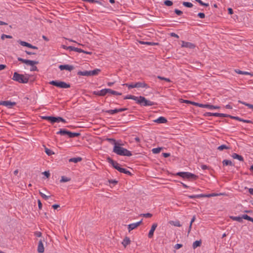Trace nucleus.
<instances>
[{
    "label": "nucleus",
    "instance_id": "69168bd1",
    "mask_svg": "<svg viewBox=\"0 0 253 253\" xmlns=\"http://www.w3.org/2000/svg\"><path fill=\"white\" fill-rule=\"evenodd\" d=\"M38 204L39 209L40 210H41L42 208V203L40 200H38Z\"/></svg>",
    "mask_w": 253,
    "mask_h": 253
},
{
    "label": "nucleus",
    "instance_id": "052dcab7",
    "mask_svg": "<svg viewBox=\"0 0 253 253\" xmlns=\"http://www.w3.org/2000/svg\"><path fill=\"white\" fill-rule=\"evenodd\" d=\"M190 104H193V105H194L195 106H198V107H201L202 104H201V103H197V102L191 101V103H190Z\"/></svg>",
    "mask_w": 253,
    "mask_h": 253
},
{
    "label": "nucleus",
    "instance_id": "603ef678",
    "mask_svg": "<svg viewBox=\"0 0 253 253\" xmlns=\"http://www.w3.org/2000/svg\"><path fill=\"white\" fill-rule=\"evenodd\" d=\"M230 115H227L226 114H223V113H218L217 117H229Z\"/></svg>",
    "mask_w": 253,
    "mask_h": 253
},
{
    "label": "nucleus",
    "instance_id": "72a5a7b5",
    "mask_svg": "<svg viewBox=\"0 0 253 253\" xmlns=\"http://www.w3.org/2000/svg\"><path fill=\"white\" fill-rule=\"evenodd\" d=\"M139 43L142 44H147L148 45H154L156 44H158V43H155L153 42H143V41H140Z\"/></svg>",
    "mask_w": 253,
    "mask_h": 253
},
{
    "label": "nucleus",
    "instance_id": "aec40b11",
    "mask_svg": "<svg viewBox=\"0 0 253 253\" xmlns=\"http://www.w3.org/2000/svg\"><path fill=\"white\" fill-rule=\"evenodd\" d=\"M78 75L80 76H91L90 71H79L78 72Z\"/></svg>",
    "mask_w": 253,
    "mask_h": 253
},
{
    "label": "nucleus",
    "instance_id": "2eb2a0df",
    "mask_svg": "<svg viewBox=\"0 0 253 253\" xmlns=\"http://www.w3.org/2000/svg\"><path fill=\"white\" fill-rule=\"evenodd\" d=\"M211 196V195L199 194V195H189L188 196L190 199H194V198H202V197H210Z\"/></svg>",
    "mask_w": 253,
    "mask_h": 253
},
{
    "label": "nucleus",
    "instance_id": "58836bf2",
    "mask_svg": "<svg viewBox=\"0 0 253 253\" xmlns=\"http://www.w3.org/2000/svg\"><path fill=\"white\" fill-rule=\"evenodd\" d=\"M70 180H71V179L70 178H68V177L64 176H62L60 180V182H66L70 181Z\"/></svg>",
    "mask_w": 253,
    "mask_h": 253
},
{
    "label": "nucleus",
    "instance_id": "6e6552de",
    "mask_svg": "<svg viewBox=\"0 0 253 253\" xmlns=\"http://www.w3.org/2000/svg\"><path fill=\"white\" fill-rule=\"evenodd\" d=\"M16 105V102H11L10 101H0V105H3L11 108L12 106Z\"/></svg>",
    "mask_w": 253,
    "mask_h": 253
},
{
    "label": "nucleus",
    "instance_id": "a211bd4d",
    "mask_svg": "<svg viewBox=\"0 0 253 253\" xmlns=\"http://www.w3.org/2000/svg\"><path fill=\"white\" fill-rule=\"evenodd\" d=\"M198 178V176L193 173H191L189 172H186V179H196Z\"/></svg>",
    "mask_w": 253,
    "mask_h": 253
},
{
    "label": "nucleus",
    "instance_id": "a878e982",
    "mask_svg": "<svg viewBox=\"0 0 253 253\" xmlns=\"http://www.w3.org/2000/svg\"><path fill=\"white\" fill-rule=\"evenodd\" d=\"M169 223L170 224L176 227H181L182 226L180 223V221L178 220L170 221Z\"/></svg>",
    "mask_w": 253,
    "mask_h": 253
},
{
    "label": "nucleus",
    "instance_id": "4be33fe9",
    "mask_svg": "<svg viewBox=\"0 0 253 253\" xmlns=\"http://www.w3.org/2000/svg\"><path fill=\"white\" fill-rule=\"evenodd\" d=\"M201 245H202V240H197L193 243L192 247H193V249H195L197 247H200L201 246Z\"/></svg>",
    "mask_w": 253,
    "mask_h": 253
},
{
    "label": "nucleus",
    "instance_id": "c03bdc74",
    "mask_svg": "<svg viewBox=\"0 0 253 253\" xmlns=\"http://www.w3.org/2000/svg\"><path fill=\"white\" fill-rule=\"evenodd\" d=\"M239 102L240 103H242V104H243L244 105H245L246 106H248L250 108H251V109H253V105H252V104H250L249 103H247L246 102H243V101H239Z\"/></svg>",
    "mask_w": 253,
    "mask_h": 253
},
{
    "label": "nucleus",
    "instance_id": "c9c22d12",
    "mask_svg": "<svg viewBox=\"0 0 253 253\" xmlns=\"http://www.w3.org/2000/svg\"><path fill=\"white\" fill-rule=\"evenodd\" d=\"M106 113H109L111 115H113L118 113V109H115L113 110H108L104 111Z\"/></svg>",
    "mask_w": 253,
    "mask_h": 253
},
{
    "label": "nucleus",
    "instance_id": "9d476101",
    "mask_svg": "<svg viewBox=\"0 0 253 253\" xmlns=\"http://www.w3.org/2000/svg\"><path fill=\"white\" fill-rule=\"evenodd\" d=\"M59 68L61 70H66L69 71L73 70L74 69V67L72 65L66 64V65H60L59 66Z\"/></svg>",
    "mask_w": 253,
    "mask_h": 253
},
{
    "label": "nucleus",
    "instance_id": "ea45409f",
    "mask_svg": "<svg viewBox=\"0 0 253 253\" xmlns=\"http://www.w3.org/2000/svg\"><path fill=\"white\" fill-rule=\"evenodd\" d=\"M123 85L127 86L129 89L134 88V87L136 88V83H135L134 84H124Z\"/></svg>",
    "mask_w": 253,
    "mask_h": 253
},
{
    "label": "nucleus",
    "instance_id": "338daca9",
    "mask_svg": "<svg viewBox=\"0 0 253 253\" xmlns=\"http://www.w3.org/2000/svg\"><path fill=\"white\" fill-rule=\"evenodd\" d=\"M127 110H128V109L127 108H122L118 109V113L121 112L123 111H126Z\"/></svg>",
    "mask_w": 253,
    "mask_h": 253
},
{
    "label": "nucleus",
    "instance_id": "5fc2aeb1",
    "mask_svg": "<svg viewBox=\"0 0 253 253\" xmlns=\"http://www.w3.org/2000/svg\"><path fill=\"white\" fill-rule=\"evenodd\" d=\"M158 78L160 79V80H164V81H166L168 82H170V80L169 78H166L163 77L159 76H158Z\"/></svg>",
    "mask_w": 253,
    "mask_h": 253
},
{
    "label": "nucleus",
    "instance_id": "09e8293b",
    "mask_svg": "<svg viewBox=\"0 0 253 253\" xmlns=\"http://www.w3.org/2000/svg\"><path fill=\"white\" fill-rule=\"evenodd\" d=\"M39 194H40L41 197L44 200H47L48 198L50 197V196L45 195L44 194L42 193L40 191H39Z\"/></svg>",
    "mask_w": 253,
    "mask_h": 253
},
{
    "label": "nucleus",
    "instance_id": "de8ad7c7",
    "mask_svg": "<svg viewBox=\"0 0 253 253\" xmlns=\"http://www.w3.org/2000/svg\"><path fill=\"white\" fill-rule=\"evenodd\" d=\"M140 216L146 217V218H150L152 216V214L150 213H147L141 214Z\"/></svg>",
    "mask_w": 253,
    "mask_h": 253
},
{
    "label": "nucleus",
    "instance_id": "6ab92c4d",
    "mask_svg": "<svg viewBox=\"0 0 253 253\" xmlns=\"http://www.w3.org/2000/svg\"><path fill=\"white\" fill-rule=\"evenodd\" d=\"M93 94L98 96H104L106 95L105 88L100 91H94L93 92Z\"/></svg>",
    "mask_w": 253,
    "mask_h": 253
},
{
    "label": "nucleus",
    "instance_id": "f03ea898",
    "mask_svg": "<svg viewBox=\"0 0 253 253\" xmlns=\"http://www.w3.org/2000/svg\"><path fill=\"white\" fill-rule=\"evenodd\" d=\"M107 161L109 163L112 165L114 168L117 169L119 172L128 174L129 175H132V173L129 171L127 170L126 169L121 168L120 164L117 162L114 161L110 157H108L107 158Z\"/></svg>",
    "mask_w": 253,
    "mask_h": 253
},
{
    "label": "nucleus",
    "instance_id": "49530a36",
    "mask_svg": "<svg viewBox=\"0 0 253 253\" xmlns=\"http://www.w3.org/2000/svg\"><path fill=\"white\" fill-rule=\"evenodd\" d=\"M164 4L168 6H171L173 4L172 2L169 0H166L164 1Z\"/></svg>",
    "mask_w": 253,
    "mask_h": 253
},
{
    "label": "nucleus",
    "instance_id": "4d7b16f0",
    "mask_svg": "<svg viewBox=\"0 0 253 253\" xmlns=\"http://www.w3.org/2000/svg\"><path fill=\"white\" fill-rule=\"evenodd\" d=\"M240 121V122H244V123H246L253 124V122L252 121H251V120H244V119H243L242 118H241V120Z\"/></svg>",
    "mask_w": 253,
    "mask_h": 253
},
{
    "label": "nucleus",
    "instance_id": "7c9ffc66",
    "mask_svg": "<svg viewBox=\"0 0 253 253\" xmlns=\"http://www.w3.org/2000/svg\"><path fill=\"white\" fill-rule=\"evenodd\" d=\"M42 119L43 120H46L50 121L52 124H53V117L52 116H42L41 117Z\"/></svg>",
    "mask_w": 253,
    "mask_h": 253
},
{
    "label": "nucleus",
    "instance_id": "bb28decb",
    "mask_svg": "<svg viewBox=\"0 0 253 253\" xmlns=\"http://www.w3.org/2000/svg\"><path fill=\"white\" fill-rule=\"evenodd\" d=\"M230 218L234 221H237L239 222H242V216H230Z\"/></svg>",
    "mask_w": 253,
    "mask_h": 253
},
{
    "label": "nucleus",
    "instance_id": "4c0bfd02",
    "mask_svg": "<svg viewBox=\"0 0 253 253\" xmlns=\"http://www.w3.org/2000/svg\"><path fill=\"white\" fill-rule=\"evenodd\" d=\"M230 148L226 145H221L217 147V150L222 151L223 149H229Z\"/></svg>",
    "mask_w": 253,
    "mask_h": 253
},
{
    "label": "nucleus",
    "instance_id": "680f3d73",
    "mask_svg": "<svg viewBox=\"0 0 253 253\" xmlns=\"http://www.w3.org/2000/svg\"><path fill=\"white\" fill-rule=\"evenodd\" d=\"M198 16L200 18H204L205 17V14L204 13L200 12L198 14Z\"/></svg>",
    "mask_w": 253,
    "mask_h": 253
},
{
    "label": "nucleus",
    "instance_id": "0e129e2a",
    "mask_svg": "<svg viewBox=\"0 0 253 253\" xmlns=\"http://www.w3.org/2000/svg\"><path fill=\"white\" fill-rule=\"evenodd\" d=\"M34 234L37 237H40L42 236V233L41 232L36 231V232H35Z\"/></svg>",
    "mask_w": 253,
    "mask_h": 253
},
{
    "label": "nucleus",
    "instance_id": "8fccbe9b",
    "mask_svg": "<svg viewBox=\"0 0 253 253\" xmlns=\"http://www.w3.org/2000/svg\"><path fill=\"white\" fill-rule=\"evenodd\" d=\"M195 0L197 2H198L201 5H204L205 6H208L209 5V3H204L201 0Z\"/></svg>",
    "mask_w": 253,
    "mask_h": 253
},
{
    "label": "nucleus",
    "instance_id": "0eeeda50",
    "mask_svg": "<svg viewBox=\"0 0 253 253\" xmlns=\"http://www.w3.org/2000/svg\"><path fill=\"white\" fill-rule=\"evenodd\" d=\"M63 47L64 49H69L71 51H75L80 53L83 52L87 54H91L92 53L91 52L85 51L81 48L75 47L72 46H66L65 45H63Z\"/></svg>",
    "mask_w": 253,
    "mask_h": 253
},
{
    "label": "nucleus",
    "instance_id": "cd10ccee",
    "mask_svg": "<svg viewBox=\"0 0 253 253\" xmlns=\"http://www.w3.org/2000/svg\"><path fill=\"white\" fill-rule=\"evenodd\" d=\"M82 160V158L81 157H77V158H72L69 159V161L70 162H74L75 163H77L78 162H81Z\"/></svg>",
    "mask_w": 253,
    "mask_h": 253
},
{
    "label": "nucleus",
    "instance_id": "423d86ee",
    "mask_svg": "<svg viewBox=\"0 0 253 253\" xmlns=\"http://www.w3.org/2000/svg\"><path fill=\"white\" fill-rule=\"evenodd\" d=\"M49 84H50L54 85L55 86L62 88H69L70 87V84H67L66 83L62 81H50Z\"/></svg>",
    "mask_w": 253,
    "mask_h": 253
},
{
    "label": "nucleus",
    "instance_id": "13d9d810",
    "mask_svg": "<svg viewBox=\"0 0 253 253\" xmlns=\"http://www.w3.org/2000/svg\"><path fill=\"white\" fill-rule=\"evenodd\" d=\"M182 246H183V245L182 244H177L175 245L174 248L176 250H178V249H179L180 248H181V247H182Z\"/></svg>",
    "mask_w": 253,
    "mask_h": 253
},
{
    "label": "nucleus",
    "instance_id": "5701e85b",
    "mask_svg": "<svg viewBox=\"0 0 253 253\" xmlns=\"http://www.w3.org/2000/svg\"><path fill=\"white\" fill-rule=\"evenodd\" d=\"M68 136L70 138H74L75 137H78L81 135V133L79 132H72L69 131Z\"/></svg>",
    "mask_w": 253,
    "mask_h": 253
},
{
    "label": "nucleus",
    "instance_id": "3c124183",
    "mask_svg": "<svg viewBox=\"0 0 253 253\" xmlns=\"http://www.w3.org/2000/svg\"><path fill=\"white\" fill-rule=\"evenodd\" d=\"M53 118L54 119H53V123H54L55 122H60L62 117H53Z\"/></svg>",
    "mask_w": 253,
    "mask_h": 253
},
{
    "label": "nucleus",
    "instance_id": "c756f323",
    "mask_svg": "<svg viewBox=\"0 0 253 253\" xmlns=\"http://www.w3.org/2000/svg\"><path fill=\"white\" fill-rule=\"evenodd\" d=\"M222 164L223 166H234V165L232 163V162L230 160H224L222 161Z\"/></svg>",
    "mask_w": 253,
    "mask_h": 253
},
{
    "label": "nucleus",
    "instance_id": "864d4df0",
    "mask_svg": "<svg viewBox=\"0 0 253 253\" xmlns=\"http://www.w3.org/2000/svg\"><path fill=\"white\" fill-rule=\"evenodd\" d=\"M18 42L22 46H26L27 45L28 42H26L22 41H21V40H19L18 41Z\"/></svg>",
    "mask_w": 253,
    "mask_h": 253
},
{
    "label": "nucleus",
    "instance_id": "e2e57ef3",
    "mask_svg": "<svg viewBox=\"0 0 253 253\" xmlns=\"http://www.w3.org/2000/svg\"><path fill=\"white\" fill-rule=\"evenodd\" d=\"M111 94H113V95H122V93L118 92H117L116 91H114V90H112Z\"/></svg>",
    "mask_w": 253,
    "mask_h": 253
},
{
    "label": "nucleus",
    "instance_id": "dca6fc26",
    "mask_svg": "<svg viewBox=\"0 0 253 253\" xmlns=\"http://www.w3.org/2000/svg\"><path fill=\"white\" fill-rule=\"evenodd\" d=\"M136 88H149V86L145 82H137L136 83Z\"/></svg>",
    "mask_w": 253,
    "mask_h": 253
},
{
    "label": "nucleus",
    "instance_id": "f257e3e1",
    "mask_svg": "<svg viewBox=\"0 0 253 253\" xmlns=\"http://www.w3.org/2000/svg\"><path fill=\"white\" fill-rule=\"evenodd\" d=\"M109 141L112 140L114 142V146L113 148V152L118 155L131 156L132 155L131 152L126 149L122 147L120 144L117 143L115 140L113 139H108Z\"/></svg>",
    "mask_w": 253,
    "mask_h": 253
},
{
    "label": "nucleus",
    "instance_id": "39448f33",
    "mask_svg": "<svg viewBox=\"0 0 253 253\" xmlns=\"http://www.w3.org/2000/svg\"><path fill=\"white\" fill-rule=\"evenodd\" d=\"M136 103L138 104H140L141 106H150L156 104V103H155L154 102L147 100L144 97L142 96L138 97Z\"/></svg>",
    "mask_w": 253,
    "mask_h": 253
},
{
    "label": "nucleus",
    "instance_id": "f8f14e48",
    "mask_svg": "<svg viewBox=\"0 0 253 253\" xmlns=\"http://www.w3.org/2000/svg\"><path fill=\"white\" fill-rule=\"evenodd\" d=\"M141 222H142V220L139 222H136V223L129 224L128 226V231L130 232L131 230L136 228L141 223Z\"/></svg>",
    "mask_w": 253,
    "mask_h": 253
},
{
    "label": "nucleus",
    "instance_id": "6e6d98bb",
    "mask_svg": "<svg viewBox=\"0 0 253 253\" xmlns=\"http://www.w3.org/2000/svg\"><path fill=\"white\" fill-rule=\"evenodd\" d=\"M174 12L178 15H181L183 14V12L177 9L174 10Z\"/></svg>",
    "mask_w": 253,
    "mask_h": 253
},
{
    "label": "nucleus",
    "instance_id": "a19ab883",
    "mask_svg": "<svg viewBox=\"0 0 253 253\" xmlns=\"http://www.w3.org/2000/svg\"><path fill=\"white\" fill-rule=\"evenodd\" d=\"M45 152L48 156H51L54 154V153L52 150L47 148H45Z\"/></svg>",
    "mask_w": 253,
    "mask_h": 253
},
{
    "label": "nucleus",
    "instance_id": "393cba45",
    "mask_svg": "<svg viewBox=\"0 0 253 253\" xmlns=\"http://www.w3.org/2000/svg\"><path fill=\"white\" fill-rule=\"evenodd\" d=\"M232 157H233V158L238 159V160H239L240 161H244L243 157L242 156L239 155L236 153H233L232 155Z\"/></svg>",
    "mask_w": 253,
    "mask_h": 253
},
{
    "label": "nucleus",
    "instance_id": "9b49d317",
    "mask_svg": "<svg viewBox=\"0 0 253 253\" xmlns=\"http://www.w3.org/2000/svg\"><path fill=\"white\" fill-rule=\"evenodd\" d=\"M158 226L157 223H153L151 226V229L149 232L148 237L149 238H152L154 235V232Z\"/></svg>",
    "mask_w": 253,
    "mask_h": 253
},
{
    "label": "nucleus",
    "instance_id": "4468645a",
    "mask_svg": "<svg viewBox=\"0 0 253 253\" xmlns=\"http://www.w3.org/2000/svg\"><path fill=\"white\" fill-rule=\"evenodd\" d=\"M201 108H208L209 109H219L220 107L218 106H214V105L208 104H202Z\"/></svg>",
    "mask_w": 253,
    "mask_h": 253
},
{
    "label": "nucleus",
    "instance_id": "774afa93",
    "mask_svg": "<svg viewBox=\"0 0 253 253\" xmlns=\"http://www.w3.org/2000/svg\"><path fill=\"white\" fill-rule=\"evenodd\" d=\"M170 35L171 37H175V38H177V39L179 38V36L177 34L174 33H171L170 34Z\"/></svg>",
    "mask_w": 253,
    "mask_h": 253
},
{
    "label": "nucleus",
    "instance_id": "bf43d9fd",
    "mask_svg": "<svg viewBox=\"0 0 253 253\" xmlns=\"http://www.w3.org/2000/svg\"><path fill=\"white\" fill-rule=\"evenodd\" d=\"M229 118H230L232 119H234V120L239 121H240L241 120V118H239V117L233 116L230 115Z\"/></svg>",
    "mask_w": 253,
    "mask_h": 253
},
{
    "label": "nucleus",
    "instance_id": "e433bc0d",
    "mask_svg": "<svg viewBox=\"0 0 253 253\" xmlns=\"http://www.w3.org/2000/svg\"><path fill=\"white\" fill-rule=\"evenodd\" d=\"M218 115V113H210V112H206L204 114L205 117L208 116H215L217 117Z\"/></svg>",
    "mask_w": 253,
    "mask_h": 253
},
{
    "label": "nucleus",
    "instance_id": "f704fd0d",
    "mask_svg": "<svg viewBox=\"0 0 253 253\" xmlns=\"http://www.w3.org/2000/svg\"><path fill=\"white\" fill-rule=\"evenodd\" d=\"M242 219H246L247 220H249L250 221L253 222V218L249 216L247 214H243L242 215Z\"/></svg>",
    "mask_w": 253,
    "mask_h": 253
},
{
    "label": "nucleus",
    "instance_id": "79ce46f5",
    "mask_svg": "<svg viewBox=\"0 0 253 253\" xmlns=\"http://www.w3.org/2000/svg\"><path fill=\"white\" fill-rule=\"evenodd\" d=\"M182 4L184 6L187 7H192L193 5L192 3H191L190 2H186V1L183 2Z\"/></svg>",
    "mask_w": 253,
    "mask_h": 253
},
{
    "label": "nucleus",
    "instance_id": "b1692460",
    "mask_svg": "<svg viewBox=\"0 0 253 253\" xmlns=\"http://www.w3.org/2000/svg\"><path fill=\"white\" fill-rule=\"evenodd\" d=\"M69 131L65 129H60L59 131L57 132V134L62 135H68Z\"/></svg>",
    "mask_w": 253,
    "mask_h": 253
},
{
    "label": "nucleus",
    "instance_id": "20e7f679",
    "mask_svg": "<svg viewBox=\"0 0 253 253\" xmlns=\"http://www.w3.org/2000/svg\"><path fill=\"white\" fill-rule=\"evenodd\" d=\"M17 60L19 61H20L23 63L26 64L27 65L31 66L32 67L30 69V71H38V68L36 66H34L35 65L38 64L39 63L38 61L24 59L21 57H18Z\"/></svg>",
    "mask_w": 253,
    "mask_h": 253
},
{
    "label": "nucleus",
    "instance_id": "a18cd8bd",
    "mask_svg": "<svg viewBox=\"0 0 253 253\" xmlns=\"http://www.w3.org/2000/svg\"><path fill=\"white\" fill-rule=\"evenodd\" d=\"M186 172H179L176 173L177 175L180 176L183 178H186Z\"/></svg>",
    "mask_w": 253,
    "mask_h": 253
},
{
    "label": "nucleus",
    "instance_id": "1a4fd4ad",
    "mask_svg": "<svg viewBox=\"0 0 253 253\" xmlns=\"http://www.w3.org/2000/svg\"><path fill=\"white\" fill-rule=\"evenodd\" d=\"M195 45L191 42L182 41L181 47H182L193 49L195 47Z\"/></svg>",
    "mask_w": 253,
    "mask_h": 253
},
{
    "label": "nucleus",
    "instance_id": "ddd939ff",
    "mask_svg": "<svg viewBox=\"0 0 253 253\" xmlns=\"http://www.w3.org/2000/svg\"><path fill=\"white\" fill-rule=\"evenodd\" d=\"M38 252L39 253H43L44 251V248L42 241L41 240L39 242L37 249Z\"/></svg>",
    "mask_w": 253,
    "mask_h": 253
},
{
    "label": "nucleus",
    "instance_id": "412c9836",
    "mask_svg": "<svg viewBox=\"0 0 253 253\" xmlns=\"http://www.w3.org/2000/svg\"><path fill=\"white\" fill-rule=\"evenodd\" d=\"M122 244L126 248L128 245L130 243V239L128 237H126L122 242Z\"/></svg>",
    "mask_w": 253,
    "mask_h": 253
},
{
    "label": "nucleus",
    "instance_id": "7ed1b4c3",
    "mask_svg": "<svg viewBox=\"0 0 253 253\" xmlns=\"http://www.w3.org/2000/svg\"><path fill=\"white\" fill-rule=\"evenodd\" d=\"M29 75L20 74L17 72H14L12 79L15 81L21 84L27 83L29 81Z\"/></svg>",
    "mask_w": 253,
    "mask_h": 253
},
{
    "label": "nucleus",
    "instance_id": "2f4dec72",
    "mask_svg": "<svg viewBox=\"0 0 253 253\" xmlns=\"http://www.w3.org/2000/svg\"><path fill=\"white\" fill-rule=\"evenodd\" d=\"M132 99V100L136 101L138 99V97L134 96V95H128L125 96L124 98V99Z\"/></svg>",
    "mask_w": 253,
    "mask_h": 253
},
{
    "label": "nucleus",
    "instance_id": "37998d69",
    "mask_svg": "<svg viewBox=\"0 0 253 253\" xmlns=\"http://www.w3.org/2000/svg\"><path fill=\"white\" fill-rule=\"evenodd\" d=\"M161 149H162V148H160V147L153 148L152 150V151L154 154H158V153H160Z\"/></svg>",
    "mask_w": 253,
    "mask_h": 253
},
{
    "label": "nucleus",
    "instance_id": "473e14b6",
    "mask_svg": "<svg viewBox=\"0 0 253 253\" xmlns=\"http://www.w3.org/2000/svg\"><path fill=\"white\" fill-rule=\"evenodd\" d=\"M90 71L91 76H93L98 75L99 74V73L101 71L100 69H96L95 70H93L92 71Z\"/></svg>",
    "mask_w": 253,
    "mask_h": 253
},
{
    "label": "nucleus",
    "instance_id": "c85d7f7f",
    "mask_svg": "<svg viewBox=\"0 0 253 253\" xmlns=\"http://www.w3.org/2000/svg\"><path fill=\"white\" fill-rule=\"evenodd\" d=\"M235 72L237 73L238 74H243V75H250L251 76H253V74H252L251 73H249L248 72L245 71H242L238 69H236L235 70Z\"/></svg>",
    "mask_w": 253,
    "mask_h": 253
},
{
    "label": "nucleus",
    "instance_id": "f3484780",
    "mask_svg": "<svg viewBox=\"0 0 253 253\" xmlns=\"http://www.w3.org/2000/svg\"><path fill=\"white\" fill-rule=\"evenodd\" d=\"M154 122L158 124H164L167 122V120L165 117H160Z\"/></svg>",
    "mask_w": 253,
    "mask_h": 253
}]
</instances>
